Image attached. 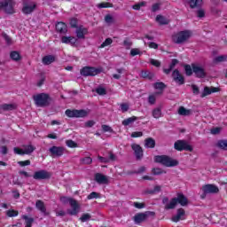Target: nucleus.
I'll return each mask as SVG.
<instances>
[{
    "instance_id": "1",
    "label": "nucleus",
    "mask_w": 227,
    "mask_h": 227,
    "mask_svg": "<svg viewBox=\"0 0 227 227\" xmlns=\"http://www.w3.org/2000/svg\"><path fill=\"white\" fill-rule=\"evenodd\" d=\"M162 203L165 205V210H173V208H176V205H181V207H187L189 204V200L187 197L183 193H178L177 197L170 200L167 197L162 199Z\"/></svg>"
},
{
    "instance_id": "2",
    "label": "nucleus",
    "mask_w": 227,
    "mask_h": 227,
    "mask_svg": "<svg viewBox=\"0 0 227 227\" xmlns=\"http://www.w3.org/2000/svg\"><path fill=\"white\" fill-rule=\"evenodd\" d=\"M192 37V31L183 30L173 35L172 40L175 43L182 44L189 42V39Z\"/></svg>"
},
{
    "instance_id": "3",
    "label": "nucleus",
    "mask_w": 227,
    "mask_h": 227,
    "mask_svg": "<svg viewBox=\"0 0 227 227\" xmlns=\"http://www.w3.org/2000/svg\"><path fill=\"white\" fill-rule=\"evenodd\" d=\"M155 162H159L162 164V166H166V168H175V166H178V160L166 155L155 156Z\"/></svg>"
},
{
    "instance_id": "4",
    "label": "nucleus",
    "mask_w": 227,
    "mask_h": 227,
    "mask_svg": "<svg viewBox=\"0 0 227 227\" xmlns=\"http://www.w3.org/2000/svg\"><path fill=\"white\" fill-rule=\"evenodd\" d=\"M60 200L62 203H69L71 209L67 210V214L70 215H77L79 210H81V206H79L77 200L67 197H61Z\"/></svg>"
},
{
    "instance_id": "5",
    "label": "nucleus",
    "mask_w": 227,
    "mask_h": 227,
    "mask_svg": "<svg viewBox=\"0 0 227 227\" xmlns=\"http://www.w3.org/2000/svg\"><path fill=\"white\" fill-rule=\"evenodd\" d=\"M34 100L38 107H45V106H49L50 98L49 95L41 93L34 96Z\"/></svg>"
},
{
    "instance_id": "6",
    "label": "nucleus",
    "mask_w": 227,
    "mask_h": 227,
    "mask_svg": "<svg viewBox=\"0 0 227 227\" xmlns=\"http://www.w3.org/2000/svg\"><path fill=\"white\" fill-rule=\"evenodd\" d=\"M153 215H155L154 212L147 211V212L138 213V214L135 215L133 219H134V222L136 223V224H141V223H145V221H146V219H148V217L153 216Z\"/></svg>"
},
{
    "instance_id": "7",
    "label": "nucleus",
    "mask_w": 227,
    "mask_h": 227,
    "mask_svg": "<svg viewBox=\"0 0 227 227\" xmlns=\"http://www.w3.org/2000/svg\"><path fill=\"white\" fill-rule=\"evenodd\" d=\"M35 150V146L28 145H24L23 148L14 147L13 152L16 155H29Z\"/></svg>"
},
{
    "instance_id": "8",
    "label": "nucleus",
    "mask_w": 227,
    "mask_h": 227,
    "mask_svg": "<svg viewBox=\"0 0 227 227\" xmlns=\"http://www.w3.org/2000/svg\"><path fill=\"white\" fill-rule=\"evenodd\" d=\"M66 116L68 118H85L88 116V112L85 110H70L67 109L66 111Z\"/></svg>"
},
{
    "instance_id": "9",
    "label": "nucleus",
    "mask_w": 227,
    "mask_h": 227,
    "mask_svg": "<svg viewBox=\"0 0 227 227\" xmlns=\"http://www.w3.org/2000/svg\"><path fill=\"white\" fill-rule=\"evenodd\" d=\"M174 148L178 152L185 150L186 152H192V146L184 140H178L174 144Z\"/></svg>"
},
{
    "instance_id": "10",
    "label": "nucleus",
    "mask_w": 227,
    "mask_h": 227,
    "mask_svg": "<svg viewBox=\"0 0 227 227\" xmlns=\"http://www.w3.org/2000/svg\"><path fill=\"white\" fill-rule=\"evenodd\" d=\"M100 74V69L95 67H85L81 70V74L84 77L95 76Z\"/></svg>"
},
{
    "instance_id": "11",
    "label": "nucleus",
    "mask_w": 227,
    "mask_h": 227,
    "mask_svg": "<svg viewBox=\"0 0 227 227\" xmlns=\"http://www.w3.org/2000/svg\"><path fill=\"white\" fill-rule=\"evenodd\" d=\"M192 68L196 77L203 78L207 75V73L205 72V67L200 64H192Z\"/></svg>"
},
{
    "instance_id": "12",
    "label": "nucleus",
    "mask_w": 227,
    "mask_h": 227,
    "mask_svg": "<svg viewBox=\"0 0 227 227\" xmlns=\"http://www.w3.org/2000/svg\"><path fill=\"white\" fill-rule=\"evenodd\" d=\"M36 4L35 2H25L23 4L22 12L25 15H29L35 12Z\"/></svg>"
},
{
    "instance_id": "13",
    "label": "nucleus",
    "mask_w": 227,
    "mask_h": 227,
    "mask_svg": "<svg viewBox=\"0 0 227 227\" xmlns=\"http://www.w3.org/2000/svg\"><path fill=\"white\" fill-rule=\"evenodd\" d=\"M2 9L5 13H15L13 0H2Z\"/></svg>"
},
{
    "instance_id": "14",
    "label": "nucleus",
    "mask_w": 227,
    "mask_h": 227,
    "mask_svg": "<svg viewBox=\"0 0 227 227\" xmlns=\"http://www.w3.org/2000/svg\"><path fill=\"white\" fill-rule=\"evenodd\" d=\"M51 177V173L47 170H38L34 173V180H47Z\"/></svg>"
},
{
    "instance_id": "15",
    "label": "nucleus",
    "mask_w": 227,
    "mask_h": 227,
    "mask_svg": "<svg viewBox=\"0 0 227 227\" xmlns=\"http://www.w3.org/2000/svg\"><path fill=\"white\" fill-rule=\"evenodd\" d=\"M202 192L204 194H217L219 187L215 184H206L202 186Z\"/></svg>"
},
{
    "instance_id": "16",
    "label": "nucleus",
    "mask_w": 227,
    "mask_h": 227,
    "mask_svg": "<svg viewBox=\"0 0 227 227\" xmlns=\"http://www.w3.org/2000/svg\"><path fill=\"white\" fill-rule=\"evenodd\" d=\"M95 180H96L97 184H99L100 185H106V184H109V176H105L100 173H97L95 175Z\"/></svg>"
},
{
    "instance_id": "17",
    "label": "nucleus",
    "mask_w": 227,
    "mask_h": 227,
    "mask_svg": "<svg viewBox=\"0 0 227 227\" xmlns=\"http://www.w3.org/2000/svg\"><path fill=\"white\" fill-rule=\"evenodd\" d=\"M184 219H185V210H184V208L177 209L176 215L172 217V221L174 223H178V221H184Z\"/></svg>"
},
{
    "instance_id": "18",
    "label": "nucleus",
    "mask_w": 227,
    "mask_h": 227,
    "mask_svg": "<svg viewBox=\"0 0 227 227\" xmlns=\"http://www.w3.org/2000/svg\"><path fill=\"white\" fill-rule=\"evenodd\" d=\"M65 149L59 146H52L51 148H50V153H51L53 157H61Z\"/></svg>"
},
{
    "instance_id": "19",
    "label": "nucleus",
    "mask_w": 227,
    "mask_h": 227,
    "mask_svg": "<svg viewBox=\"0 0 227 227\" xmlns=\"http://www.w3.org/2000/svg\"><path fill=\"white\" fill-rule=\"evenodd\" d=\"M131 147L133 152H135L137 159H141L143 157V148L137 144H133Z\"/></svg>"
},
{
    "instance_id": "20",
    "label": "nucleus",
    "mask_w": 227,
    "mask_h": 227,
    "mask_svg": "<svg viewBox=\"0 0 227 227\" xmlns=\"http://www.w3.org/2000/svg\"><path fill=\"white\" fill-rule=\"evenodd\" d=\"M172 77L177 84H184V76L180 74L178 70H175L172 74Z\"/></svg>"
},
{
    "instance_id": "21",
    "label": "nucleus",
    "mask_w": 227,
    "mask_h": 227,
    "mask_svg": "<svg viewBox=\"0 0 227 227\" xmlns=\"http://www.w3.org/2000/svg\"><path fill=\"white\" fill-rule=\"evenodd\" d=\"M217 91H219L218 88H215V87H211V88L205 87L204 90H203V92L201 94V97L203 98L205 97H207V95H211V93H217Z\"/></svg>"
},
{
    "instance_id": "22",
    "label": "nucleus",
    "mask_w": 227,
    "mask_h": 227,
    "mask_svg": "<svg viewBox=\"0 0 227 227\" xmlns=\"http://www.w3.org/2000/svg\"><path fill=\"white\" fill-rule=\"evenodd\" d=\"M62 43H70L71 45H75L77 43V38L74 36H63L61 38Z\"/></svg>"
},
{
    "instance_id": "23",
    "label": "nucleus",
    "mask_w": 227,
    "mask_h": 227,
    "mask_svg": "<svg viewBox=\"0 0 227 227\" xmlns=\"http://www.w3.org/2000/svg\"><path fill=\"white\" fill-rule=\"evenodd\" d=\"M17 109V105L15 104H3L0 106L1 111H14Z\"/></svg>"
},
{
    "instance_id": "24",
    "label": "nucleus",
    "mask_w": 227,
    "mask_h": 227,
    "mask_svg": "<svg viewBox=\"0 0 227 227\" xmlns=\"http://www.w3.org/2000/svg\"><path fill=\"white\" fill-rule=\"evenodd\" d=\"M152 116L155 118V120H159V118H162V107H156L152 111Z\"/></svg>"
},
{
    "instance_id": "25",
    "label": "nucleus",
    "mask_w": 227,
    "mask_h": 227,
    "mask_svg": "<svg viewBox=\"0 0 227 227\" xmlns=\"http://www.w3.org/2000/svg\"><path fill=\"white\" fill-rule=\"evenodd\" d=\"M177 113L180 116H191V114H192V111H191L190 109H186L184 106H180Z\"/></svg>"
},
{
    "instance_id": "26",
    "label": "nucleus",
    "mask_w": 227,
    "mask_h": 227,
    "mask_svg": "<svg viewBox=\"0 0 227 227\" xmlns=\"http://www.w3.org/2000/svg\"><path fill=\"white\" fill-rule=\"evenodd\" d=\"M156 22H158V24H160V26H166L169 24V20L166 19V17L162 15H157Z\"/></svg>"
},
{
    "instance_id": "27",
    "label": "nucleus",
    "mask_w": 227,
    "mask_h": 227,
    "mask_svg": "<svg viewBox=\"0 0 227 227\" xmlns=\"http://www.w3.org/2000/svg\"><path fill=\"white\" fill-rule=\"evenodd\" d=\"M88 29L80 27L76 29V36L77 38H84V35H87Z\"/></svg>"
},
{
    "instance_id": "28",
    "label": "nucleus",
    "mask_w": 227,
    "mask_h": 227,
    "mask_svg": "<svg viewBox=\"0 0 227 227\" xmlns=\"http://www.w3.org/2000/svg\"><path fill=\"white\" fill-rule=\"evenodd\" d=\"M56 61V58L52 55H47L43 58V65H51V63H54Z\"/></svg>"
},
{
    "instance_id": "29",
    "label": "nucleus",
    "mask_w": 227,
    "mask_h": 227,
    "mask_svg": "<svg viewBox=\"0 0 227 227\" xmlns=\"http://www.w3.org/2000/svg\"><path fill=\"white\" fill-rule=\"evenodd\" d=\"M227 61V56L226 55H220V56H217L215 57L214 59H213V63L215 65H217L219 63H224Z\"/></svg>"
},
{
    "instance_id": "30",
    "label": "nucleus",
    "mask_w": 227,
    "mask_h": 227,
    "mask_svg": "<svg viewBox=\"0 0 227 227\" xmlns=\"http://www.w3.org/2000/svg\"><path fill=\"white\" fill-rule=\"evenodd\" d=\"M145 148H155V140L152 137L146 138L145 140Z\"/></svg>"
},
{
    "instance_id": "31",
    "label": "nucleus",
    "mask_w": 227,
    "mask_h": 227,
    "mask_svg": "<svg viewBox=\"0 0 227 227\" xmlns=\"http://www.w3.org/2000/svg\"><path fill=\"white\" fill-rule=\"evenodd\" d=\"M56 29L59 33H67V24L64 22H59L56 25Z\"/></svg>"
},
{
    "instance_id": "32",
    "label": "nucleus",
    "mask_w": 227,
    "mask_h": 227,
    "mask_svg": "<svg viewBox=\"0 0 227 227\" xmlns=\"http://www.w3.org/2000/svg\"><path fill=\"white\" fill-rule=\"evenodd\" d=\"M166 88V85L162 82H159L154 83V90H159L158 95H160L162 93V90Z\"/></svg>"
},
{
    "instance_id": "33",
    "label": "nucleus",
    "mask_w": 227,
    "mask_h": 227,
    "mask_svg": "<svg viewBox=\"0 0 227 227\" xmlns=\"http://www.w3.org/2000/svg\"><path fill=\"white\" fill-rule=\"evenodd\" d=\"M136 120H137V118L136 116L129 117V118L122 121V125H124V127H127L129 125H131V123H134V121H136Z\"/></svg>"
},
{
    "instance_id": "34",
    "label": "nucleus",
    "mask_w": 227,
    "mask_h": 227,
    "mask_svg": "<svg viewBox=\"0 0 227 227\" xmlns=\"http://www.w3.org/2000/svg\"><path fill=\"white\" fill-rule=\"evenodd\" d=\"M35 207L38 210H40V212L45 214V205L42 200H37L35 203Z\"/></svg>"
},
{
    "instance_id": "35",
    "label": "nucleus",
    "mask_w": 227,
    "mask_h": 227,
    "mask_svg": "<svg viewBox=\"0 0 227 227\" xmlns=\"http://www.w3.org/2000/svg\"><path fill=\"white\" fill-rule=\"evenodd\" d=\"M140 75L144 79H153L154 77V74L153 73H150V71H142Z\"/></svg>"
},
{
    "instance_id": "36",
    "label": "nucleus",
    "mask_w": 227,
    "mask_h": 227,
    "mask_svg": "<svg viewBox=\"0 0 227 227\" xmlns=\"http://www.w3.org/2000/svg\"><path fill=\"white\" fill-rule=\"evenodd\" d=\"M162 191V186L155 185L153 190L147 191V194H157V192H160Z\"/></svg>"
},
{
    "instance_id": "37",
    "label": "nucleus",
    "mask_w": 227,
    "mask_h": 227,
    "mask_svg": "<svg viewBox=\"0 0 227 227\" xmlns=\"http://www.w3.org/2000/svg\"><path fill=\"white\" fill-rule=\"evenodd\" d=\"M203 0H192L190 1L191 8H198V6H201Z\"/></svg>"
},
{
    "instance_id": "38",
    "label": "nucleus",
    "mask_w": 227,
    "mask_h": 227,
    "mask_svg": "<svg viewBox=\"0 0 227 227\" xmlns=\"http://www.w3.org/2000/svg\"><path fill=\"white\" fill-rule=\"evenodd\" d=\"M10 56L13 61H20V53H19L18 51H12Z\"/></svg>"
},
{
    "instance_id": "39",
    "label": "nucleus",
    "mask_w": 227,
    "mask_h": 227,
    "mask_svg": "<svg viewBox=\"0 0 227 227\" xmlns=\"http://www.w3.org/2000/svg\"><path fill=\"white\" fill-rule=\"evenodd\" d=\"M157 95H159V93H154V94H151L148 97V102L149 104H151L152 106H153V104H155V101L157 100Z\"/></svg>"
},
{
    "instance_id": "40",
    "label": "nucleus",
    "mask_w": 227,
    "mask_h": 227,
    "mask_svg": "<svg viewBox=\"0 0 227 227\" xmlns=\"http://www.w3.org/2000/svg\"><path fill=\"white\" fill-rule=\"evenodd\" d=\"M22 219L25 220V223H26V226L25 227H31V225L33 224V221H34L33 218L27 217V215H23Z\"/></svg>"
},
{
    "instance_id": "41",
    "label": "nucleus",
    "mask_w": 227,
    "mask_h": 227,
    "mask_svg": "<svg viewBox=\"0 0 227 227\" xmlns=\"http://www.w3.org/2000/svg\"><path fill=\"white\" fill-rule=\"evenodd\" d=\"M81 164L90 165L93 162V159L91 157H84L80 160Z\"/></svg>"
},
{
    "instance_id": "42",
    "label": "nucleus",
    "mask_w": 227,
    "mask_h": 227,
    "mask_svg": "<svg viewBox=\"0 0 227 227\" xmlns=\"http://www.w3.org/2000/svg\"><path fill=\"white\" fill-rule=\"evenodd\" d=\"M6 215L8 217H17V215H19V211L13 209L7 210Z\"/></svg>"
},
{
    "instance_id": "43",
    "label": "nucleus",
    "mask_w": 227,
    "mask_h": 227,
    "mask_svg": "<svg viewBox=\"0 0 227 227\" xmlns=\"http://www.w3.org/2000/svg\"><path fill=\"white\" fill-rule=\"evenodd\" d=\"M152 173L153 175H166V170L156 168H153Z\"/></svg>"
},
{
    "instance_id": "44",
    "label": "nucleus",
    "mask_w": 227,
    "mask_h": 227,
    "mask_svg": "<svg viewBox=\"0 0 227 227\" xmlns=\"http://www.w3.org/2000/svg\"><path fill=\"white\" fill-rule=\"evenodd\" d=\"M124 70L125 69H123V68H117L116 72L118 74H113L114 79H121V74H123Z\"/></svg>"
},
{
    "instance_id": "45",
    "label": "nucleus",
    "mask_w": 227,
    "mask_h": 227,
    "mask_svg": "<svg viewBox=\"0 0 227 227\" xmlns=\"http://www.w3.org/2000/svg\"><path fill=\"white\" fill-rule=\"evenodd\" d=\"M218 148H222V150H227V141L220 140L217 142Z\"/></svg>"
},
{
    "instance_id": "46",
    "label": "nucleus",
    "mask_w": 227,
    "mask_h": 227,
    "mask_svg": "<svg viewBox=\"0 0 227 227\" xmlns=\"http://www.w3.org/2000/svg\"><path fill=\"white\" fill-rule=\"evenodd\" d=\"M121 107V113H127V111H129L130 105H129V103H121L120 105Z\"/></svg>"
},
{
    "instance_id": "47",
    "label": "nucleus",
    "mask_w": 227,
    "mask_h": 227,
    "mask_svg": "<svg viewBox=\"0 0 227 227\" xmlns=\"http://www.w3.org/2000/svg\"><path fill=\"white\" fill-rule=\"evenodd\" d=\"M113 43V39L106 38L104 43L100 45V49H104V47H109Z\"/></svg>"
},
{
    "instance_id": "48",
    "label": "nucleus",
    "mask_w": 227,
    "mask_h": 227,
    "mask_svg": "<svg viewBox=\"0 0 227 227\" xmlns=\"http://www.w3.org/2000/svg\"><path fill=\"white\" fill-rule=\"evenodd\" d=\"M98 198H100V194L96 192H92L87 196V200H97Z\"/></svg>"
},
{
    "instance_id": "49",
    "label": "nucleus",
    "mask_w": 227,
    "mask_h": 227,
    "mask_svg": "<svg viewBox=\"0 0 227 227\" xmlns=\"http://www.w3.org/2000/svg\"><path fill=\"white\" fill-rule=\"evenodd\" d=\"M90 219H91V215L86 213V214H83L80 220L82 221V223H86V221H90Z\"/></svg>"
},
{
    "instance_id": "50",
    "label": "nucleus",
    "mask_w": 227,
    "mask_h": 227,
    "mask_svg": "<svg viewBox=\"0 0 227 227\" xmlns=\"http://www.w3.org/2000/svg\"><path fill=\"white\" fill-rule=\"evenodd\" d=\"M141 54H142L141 50H139L137 48H133L130 51V56L134 57V56H139Z\"/></svg>"
},
{
    "instance_id": "51",
    "label": "nucleus",
    "mask_w": 227,
    "mask_h": 227,
    "mask_svg": "<svg viewBox=\"0 0 227 227\" xmlns=\"http://www.w3.org/2000/svg\"><path fill=\"white\" fill-rule=\"evenodd\" d=\"M184 70H185L186 75H192V72H194L192 70V66L191 67L190 65L184 66Z\"/></svg>"
},
{
    "instance_id": "52",
    "label": "nucleus",
    "mask_w": 227,
    "mask_h": 227,
    "mask_svg": "<svg viewBox=\"0 0 227 227\" xmlns=\"http://www.w3.org/2000/svg\"><path fill=\"white\" fill-rule=\"evenodd\" d=\"M66 145H67V146H68V148H77V143H75L73 140L66 141Z\"/></svg>"
},
{
    "instance_id": "53",
    "label": "nucleus",
    "mask_w": 227,
    "mask_h": 227,
    "mask_svg": "<svg viewBox=\"0 0 227 227\" xmlns=\"http://www.w3.org/2000/svg\"><path fill=\"white\" fill-rule=\"evenodd\" d=\"M98 8H113V4L111 3H101L98 4Z\"/></svg>"
},
{
    "instance_id": "54",
    "label": "nucleus",
    "mask_w": 227,
    "mask_h": 227,
    "mask_svg": "<svg viewBox=\"0 0 227 227\" xmlns=\"http://www.w3.org/2000/svg\"><path fill=\"white\" fill-rule=\"evenodd\" d=\"M43 82H45V76L43 74H41L37 82H36V86H42L43 84Z\"/></svg>"
},
{
    "instance_id": "55",
    "label": "nucleus",
    "mask_w": 227,
    "mask_h": 227,
    "mask_svg": "<svg viewBox=\"0 0 227 227\" xmlns=\"http://www.w3.org/2000/svg\"><path fill=\"white\" fill-rule=\"evenodd\" d=\"M133 207H135V208L141 209V208H145V205L143 202H134Z\"/></svg>"
},
{
    "instance_id": "56",
    "label": "nucleus",
    "mask_w": 227,
    "mask_h": 227,
    "mask_svg": "<svg viewBox=\"0 0 227 227\" xmlns=\"http://www.w3.org/2000/svg\"><path fill=\"white\" fill-rule=\"evenodd\" d=\"M145 4H146V3L141 2L133 5L132 8L133 10H141L142 6H145Z\"/></svg>"
},
{
    "instance_id": "57",
    "label": "nucleus",
    "mask_w": 227,
    "mask_h": 227,
    "mask_svg": "<svg viewBox=\"0 0 227 227\" xmlns=\"http://www.w3.org/2000/svg\"><path fill=\"white\" fill-rule=\"evenodd\" d=\"M19 166H21L22 168H24V166H30L31 165V160H27L24 161H18Z\"/></svg>"
},
{
    "instance_id": "58",
    "label": "nucleus",
    "mask_w": 227,
    "mask_h": 227,
    "mask_svg": "<svg viewBox=\"0 0 227 227\" xmlns=\"http://www.w3.org/2000/svg\"><path fill=\"white\" fill-rule=\"evenodd\" d=\"M96 92L98 93V95H106V93H107V91L106 90V89L102 88V87H98L96 90Z\"/></svg>"
},
{
    "instance_id": "59",
    "label": "nucleus",
    "mask_w": 227,
    "mask_h": 227,
    "mask_svg": "<svg viewBox=\"0 0 227 227\" xmlns=\"http://www.w3.org/2000/svg\"><path fill=\"white\" fill-rule=\"evenodd\" d=\"M123 45L126 49H130V47H132V42H130L129 39H126L123 42Z\"/></svg>"
},
{
    "instance_id": "60",
    "label": "nucleus",
    "mask_w": 227,
    "mask_h": 227,
    "mask_svg": "<svg viewBox=\"0 0 227 227\" xmlns=\"http://www.w3.org/2000/svg\"><path fill=\"white\" fill-rule=\"evenodd\" d=\"M105 20L106 24H113L114 22V20L112 18L111 15H106L105 17Z\"/></svg>"
},
{
    "instance_id": "61",
    "label": "nucleus",
    "mask_w": 227,
    "mask_h": 227,
    "mask_svg": "<svg viewBox=\"0 0 227 227\" xmlns=\"http://www.w3.org/2000/svg\"><path fill=\"white\" fill-rule=\"evenodd\" d=\"M159 10H160V4H153L152 12H159Z\"/></svg>"
},
{
    "instance_id": "62",
    "label": "nucleus",
    "mask_w": 227,
    "mask_h": 227,
    "mask_svg": "<svg viewBox=\"0 0 227 227\" xmlns=\"http://www.w3.org/2000/svg\"><path fill=\"white\" fill-rule=\"evenodd\" d=\"M150 63L153 65V67H160V62L157 59H151Z\"/></svg>"
},
{
    "instance_id": "63",
    "label": "nucleus",
    "mask_w": 227,
    "mask_h": 227,
    "mask_svg": "<svg viewBox=\"0 0 227 227\" xmlns=\"http://www.w3.org/2000/svg\"><path fill=\"white\" fill-rule=\"evenodd\" d=\"M143 137V132L141 131H135L131 134V137Z\"/></svg>"
},
{
    "instance_id": "64",
    "label": "nucleus",
    "mask_w": 227,
    "mask_h": 227,
    "mask_svg": "<svg viewBox=\"0 0 227 227\" xmlns=\"http://www.w3.org/2000/svg\"><path fill=\"white\" fill-rule=\"evenodd\" d=\"M104 132H113V129L108 125H102Z\"/></svg>"
}]
</instances>
